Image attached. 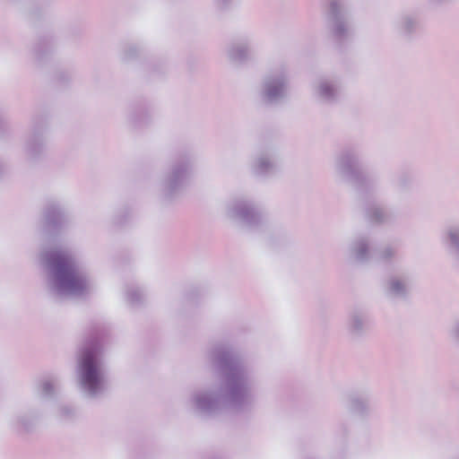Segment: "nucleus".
Here are the masks:
<instances>
[{"instance_id": "0eeeda50", "label": "nucleus", "mask_w": 459, "mask_h": 459, "mask_svg": "<svg viewBox=\"0 0 459 459\" xmlns=\"http://www.w3.org/2000/svg\"><path fill=\"white\" fill-rule=\"evenodd\" d=\"M411 291V277L407 272H397L390 274L383 285L385 296L391 300H406Z\"/></svg>"}, {"instance_id": "ddd939ff", "label": "nucleus", "mask_w": 459, "mask_h": 459, "mask_svg": "<svg viewBox=\"0 0 459 459\" xmlns=\"http://www.w3.org/2000/svg\"><path fill=\"white\" fill-rule=\"evenodd\" d=\"M82 384L91 393L100 385V377L96 365V356L91 351H85L82 360Z\"/></svg>"}, {"instance_id": "412c9836", "label": "nucleus", "mask_w": 459, "mask_h": 459, "mask_svg": "<svg viewBox=\"0 0 459 459\" xmlns=\"http://www.w3.org/2000/svg\"><path fill=\"white\" fill-rule=\"evenodd\" d=\"M216 1H217L218 5L221 8L224 9V8L229 7L234 0H216Z\"/></svg>"}, {"instance_id": "6e6552de", "label": "nucleus", "mask_w": 459, "mask_h": 459, "mask_svg": "<svg viewBox=\"0 0 459 459\" xmlns=\"http://www.w3.org/2000/svg\"><path fill=\"white\" fill-rule=\"evenodd\" d=\"M252 37L248 34L238 36L230 40L226 48L228 61L233 65L247 62L252 56Z\"/></svg>"}, {"instance_id": "9d476101", "label": "nucleus", "mask_w": 459, "mask_h": 459, "mask_svg": "<svg viewBox=\"0 0 459 459\" xmlns=\"http://www.w3.org/2000/svg\"><path fill=\"white\" fill-rule=\"evenodd\" d=\"M420 19L417 14L403 12L392 22L394 31L402 39L410 40L420 30Z\"/></svg>"}, {"instance_id": "423d86ee", "label": "nucleus", "mask_w": 459, "mask_h": 459, "mask_svg": "<svg viewBox=\"0 0 459 459\" xmlns=\"http://www.w3.org/2000/svg\"><path fill=\"white\" fill-rule=\"evenodd\" d=\"M227 215L247 227L258 226L264 220L263 212L258 206L246 199L232 201L228 205Z\"/></svg>"}, {"instance_id": "1a4fd4ad", "label": "nucleus", "mask_w": 459, "mask_h": 459, "mask_svg": "<svg viewBox=\"0 0 459 459\" xmlns=\"http://www.w3.org/2000/svg\"><path fill=\"white\" fill-rule=\"evenodd\" d=\"M313 92L315 98L327 104L336 102L342 93V83L338 78H320L314 85Z\"/></svg>"}, {"instance_id": "f257e3e1", "label": "nucleus", "mask_w": 459, "mask_h": 459, "mask_svg": "<svg viewBox=\"0 0 459 459\" xmlns=\"http://www.w3.org/2000/svg\"><path fill=\"white\" fill-rule=\"evenodd\" d=\"M212 359L221 378V386L217 392L203 394V414L250 410L255 402L252 370L240 355L227 345L216 346Z\"/></svg>"}, {"instance_id": "a211bd4d", "label": "nucleus", "mask_w": 459, "mask_h": 459, "mask_svg": "<svg viewBox=\"0 0 459 459\" xmlns=\"http://www.w3.org/2000/svg\"><path fill=\"white\" fill-rule=\"evenodd\" d=\"M349 410L360 417L368 415L369 413V403L368 399L353 395L349 400Z\"/></svg>"}, {"instance_id": "6ab92c4d", "label": "nucleus", "mask_w": 459, "mask_h": 459, "mask_svg": "<svg viewBox=\"0 0 459 459\" xmlns=\"http://www.w3.org/2000/svg\"><path fill=\"white\" fill-rule=\"evenodd\" d=\"M411 184V177L408 174L401 175L396 181V186L401 190L407 189Z\"/></svg>"}, {"instance_id": "7ed1b4c3", "label": "nucleus", "mask_w": 459, "mask_h": 459, "mask_svg": "<svg viewBox=\"0 0 459 459\" xmlns=\"http://www.w3.org/2000/svg\"><path fill=\"white\" fill-rule=\"evenodd\" d=\"M327 27L338 42L349 39L354 32L351 18L346 5L339 0H332L326 15Z\"/></svg>"}, {"instance_id": "aec40b11", "label": "nucleus", "mask_w": 459, "mask_h": 459, "mask_svg": "<svg viewBox=\"0 0 459 459\" xmlns=\"http://www.w3.org/2000/svg\"><path fill=\"white\" fill-rule=\"evenodd\" d=\"M451 336L455 342H459V321L454 325L451 330Z\"/></svg>"}, {"instance_id": "2eb2a0df", "label": "nucleus", "mask_w": 459, "mask_h": 459, "mask_svg": "<svg viewBox=\"0 0 459 459\" xmlns=\"http://www.w3.org/2000/svg\"><path fill=\"white\" fill-rule=\"evenodd\" d=\"M278 164L268 152L260 153L252 165L253 173L257 176H269L276 172Z\"/></svg>"}, {"instance_id": "f8f14e48", "label": "nucleus", "mask_w": 459, "mask_h": 459, "mask_svg": "<svg viewBox=\"0 0 459 459\" xmlns=\"http://www.w3.org/2000/svg\"><path fill=\"white\" fill-rule=\"evenodd\" d=\"M370 239L367 236H359L354 238L349 244L346 255L347 258L356 264H367L374 259L373 253L370 251Z\"/></svg>"}, {"instance_id": "20e7f679", "label": "nucleus", "mask_w": 459, "mask_h": 459, "mask_svg": "<svg viewBox=\"0 0 459 459\" xmlns=\"http://www.w3.org/2000/svg\"><path fill=\"white\" fill-rule=\"evenodd\" d=\"M48 262L65 290L76 291L83 288L84 281L75 271L68 255L60 252L54 253L50 255Z\"/></svg>"}, {"instance_id": "dca6fc26", "label": "nucleus", "mask_w": 459, "mask_h": 459, "mask_svg": "<svg viewBox=\"0 0 459 459\" xmlns=\"http://www.w3.org/2000/svg\"><path fill=\"white\" fill-rule=\"evenodd\" d=\"M374 260L392 264L399 258V246L396 243H388L378 247L373 252Z\"/></svg>"}, {"instance_id": "39448f33", "label": "nucleus", "mask_w": 459, "mask_h": 459, "mask_svg": "<svg viewBox=\"0 0 459 459\" xmlns=\"http://www.w3.org/2000/svg\"><path fill=\"white\" fill-rule=\"evenodd\" d=\"M288 91L287 75L284 72H275L264 78L259 95L264 104L274 105L287 97Z\"/></svg>"}, {"instance_id": "f03ea898", "label": "nucleus", "mask_w": 459, "mask_h": 459, "mask_svg": "<svg viewBox=\"0 0 459 459\" xmlns=\"http://www.w3.org/2000/svg\"><path fill=\"white\" fill-rule=\"evenodd\" d=\"M359 159V154L356 150H342L335 158V171L341 179L353 185L364 199L372 181L362 174Z\"/></svg>"}, {"instance_id": "f3484780", "label": "nucleus", "mask_w": 459, "mask_h": 459, "mask_svg": "<svg viewBox=\"0 0 459 459\" xmlns=\"http://www.w3.org/2000/svg\"><path fill=\"white\" fill-rule=\"evenodd\" d=\"M365 216L373 223H385L391 220V214L376 203L365 204Z\"/></svg>"}, {"instance_id": "9b49d317", "label": "nucleus", "mask_w": 459, "mask_h": 459, "mask_svg": "<svg viewBox=\"0 0 459 459\" xmlns=\"http://www.w3.org/2000/svg\"><path fill=\"white\" fill-rule=\"evenodd\" d=\"M368 313L359 307L351 309L347 316L346 329L352 338H360L370 330Z\"/></svg>"}, {"instance_id": "4468645a", "label": "nucleus", "mask_w": 459, "mask_h": 459, "mask_svg": "<svg viewBox=\"0 0 459 459\" xmlns=\"http://www.w3.org/2000/svg\"><path fill=\"white\" fill-rule=\"evenodd\" d=\"M441 241L447 253L459 265V224L446 226L442 232Z\"/></svg>"}]
</instances>
